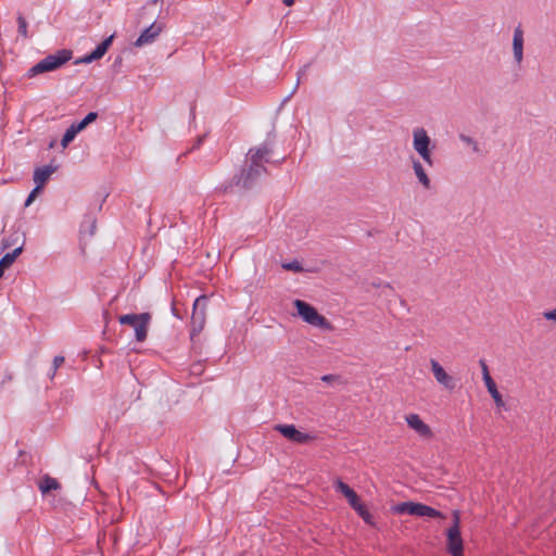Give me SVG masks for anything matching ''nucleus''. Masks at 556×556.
Returning a JSON list of instances; mask_svg holds the SVG:
<instances>
[{
  "mask_svg": "<svg viewBox=\"0 0 556 556\" xmlns=\"http://www.w3.org/2000/svg\"><path fill=\"white\" fill-rule=\"evenodd\" d=\"M17 24H18V34L26 38L28 36L27 34V22L23 15L17 16Z\"/></svg>",
  "mask_w": 556,
  "mask_h": 556,
  "instance_id": "nucleus-27",
  "label": "nucleus"
},
{
  "mask_svg": "<svg viewBox=\"0 0 556 556\" xmlns=\"http://www.w3.org/2000/svg\"><path fill=\"white\" fill-rule=\"evenodd\" d=\"M16 242V239H14L12 236L8 237V238H4L2 240V245H3V249H7L9 247H11L12 244H14Z\"/></svg>",
  "mask_w": 556,
  "mask_h": 556,
  "instance_id": "nucleus-33",
  "label": "nucleus"
},
{
  "mask_svg": "<svg viewBox=\"0 0 556 556\" xmlns=\"http://www.w3.org/2000/svg\"><path fill=\"white\" fill-rule=\"evenodd\" d=\"M392 511L399 515L407 514L418 517L444 518L441 511L415 502H403L392 507Z\"/></svg>",
  "mask_w": 556,
  "mask_h": 556,
  "instance_id": "nucleus-6",
  "label": "nucleus"
},
{
  "mask_svg": "<svg viewBox=\"0 0 556 556\" xmlns=\"http://www.w3.org/2000/svg\"><path fill=\"white\" fill-rule=\"evenodd\" d=\"M374 286H375V287H380V286H381V283H380V282H376V283H374Z\"/></svg>",
  "mask_w": 556,
  "mask_h": 556,
  "instance_id": "nucleus-40",
  "label": "nucleus"
},
{
  "mask_svg": "<svg viewBox=\"0 0 556 556\" xmlns=\"http://www.w3.org/2000/svg\"><path fill=\"white\" fill-rule=\"evenodd\" d=\"M543 316L548 320L556 321V308L545 312Z\"/></svg>",
  "mask_w": 556,
  "mask_h": 556,
  "instance_id": "nucleus-35",
  "label": "nucleus"
},
{
  "mask_svg": "<svg viewBox=\"0 0 556 556\" xmlns=\"http://www.w3.org/2000/svg\"><path fill=\"white\" fill-rule=\"evenodd\" d=\"M63 363H64L63 356L58 355L53 358L52 369H51V374H50L51 379L54 377L56 370L63 365Z\"/></svg>",
  "mask_w": 556,
  "mask_h": 556,
  "instance_id": "nucleus-29",
  "label": "nucleus"
},
{
  "mask_svg": "<svg viewBox=\"0 0 556 556\" xmlns=\"http://www.w3.org/2000/svg\"><path fill=\"white\" fill-rule=\"evenodd\" d=\"M460 140L465 143H467L468 146H472V150L475 152H478L479 151V147H478V143L477 141H475L471 137L469 136H466V135H460Z\"/></svg>",
  "mask_w": 556,
  "mask_h": 556,
  "instance_id": "nucleus-31",
  "label": "nucleus"
},
{
  "mask_svg": "<svg viewBox=\"0 0 556 556\" xmlns=\"http://www.w3.org/2000/svg\"><path fill=\"white\" fill-rule=\"evenodd\" d=\"M354 510L362 517V519L367 523V525H370V526H375V522H374V517L367 510V508L365 507V505L361 504V505H357L356 508H354Z\"/></svg>",
  "mask_w": 556,
  "mask_h": 556,
  "instance_id": "nucleus-23",
  "label": "nucleus"
},
{
  "mask_svg": "<svg viewBox=\"0 0 556 556\" xmlns=\"http://www.w3.org/2000/svg\"><path fill=\"white\" fill-rule=\"evenodd\" d=\"M41 190H42V188L36 185L35 188L28 194V197L25 201V206H29L35 201L37 195L41 192Z\"/></svg>",
  "mask_w": 556,
  "mask_h": 556,
  "instance_id": "nucleus-28",
  "label": "nucleus"
},
{
  "mask_svg": "<svg viewBox=\"0 0 556 556\" xmlns=\"http://www.w3.org/2000/svg\"><path fill=\"white\" fill-rule=\"evenodd\" d=\"M413 169L418 179V181L424 186L425 189L430 188V179L422 166V164L418 160H413Z\"/></svg>",
  "mask_w": 556,
  "mask_h": 556,
  "instance_id": "nucleus-19",
  "label": "nucleus"
},
{
  "mask_svg": "<svg viewBox=\"0 0 556 556\" xmlns=\"http://www.w3.org/2000/svg\"><path fill=\"white\" fill-rule=\"evenodd\" d=\"M275 134L270 131L267 135L266 140L258 147L251 148L248 152V160L253 164H262L270 162V155L273 153V148L275 144Z\"/></svg>",
  "mask_w": 556,
  "mask_h": 556,
  "instance_id": "nucleus-8",
  "label": "nucleus"
},
{
  "mask_svg": "<svg viewBox=\"0 0 556 556\" xmlns=\"http://www.w3.org/2000/svg\"><path fill=\"white\" fill-rule=\"evenodd\" d=\"M406 421L408 426L414 429L419 435L428 437L431 434V430L429 426H427L418 415L410 414L406 416Z\"/></svg>",
  "mask_w": 556,
  "mask_h": 556,
  "instance_id": "nucleus-17",
  "label": "nucleus"
},
{
  "mask_svg": "<svg viewBox=\"0 0 556 556\" xmlns=\"http://www.w3.org/2000/svg\"><path fill=\"white\" fill-rule=\"evenodd\" d=\"M3 274H4V273L0 269V278L3 276Z\"/></svg>",
  "mask_w": 556,
  "mask_h": 556,
  "instance_id": "nucleus-41",
  "label": "nucleus"
},
{
  "mask_svg": "<svg viewBox=\"0 0 556 556\" xmlns=\"http://www.w3.org/2000/svg\"><path fill=\"white\" fill-rule=\"evenodd\" d=\"M345 498L353 509L356 508L357 505L362 504L355 491L351 492Z\"/></svg>",
  "mask_w": 556,
  "mask_h": 556,
  "instance_id": "nucleus-30",
  "label": "nucleus"
},
{
  "mask_svg": "<svg viewBox=\"0 0 556 556\" xmlns=\"http://www.w3.org/2000/svg\"><path fill=\"white\" fill-rule=\"evenodd\" d=\"M479 363L481 366V371L483 374V380H485V371H489L488 365L483 359H481Z\"/></svg>",
  "mask_w": 556,
  "mask_h": 556,
  "instance_id": "nucleus-36",
  "label": "nucleus"
},
{
  "mask_svg": "<svg viewBox=\"0 0 556 556\" xmlns=\"http://www.w3.org/2000/svg\"><path fill=\"white\" fill-rule=\"evenodd\" d=\"M274 430L281 433L286 439L295 443H306L312 440L307 433L299 431L294 425H276Z\"/></svg>",
  "mask_w": 556,
  "mask_h": 556,
  "instance_id": "nucleus-11",
  "label": "nucleus"
},
{
  "mask_svg": "<svg viewBox=\"0 0 556 556\" xmlns=\"http://www.w3.org/2000/svg\"><path fill=\"white\" fill-rule=\"evenodd\" d=\"M460 517L457 510L453 511V526L447 530V548L452 556H462L464 546L459 530Z\"/></svg>",
  "mask_w": 556,
  "mask_h": 556,
  "instance_id": "nucleus-9",
  "label": "nucleus"
},
{
  "mask_svg": "<svg viewBox=\"0 0 556 556\" xmlns=\"http://www.w3.org/2000/svg\"><path fill=\"white\" fill-rule=\"evenodd\" d=\"M282 2H283V4H286L287 7H290V5H292V4L294 3V0H283Z\"/></svg>",
  "mask_w": 556,
  "mask_h": 556,
  "instance_id": "nucleus-39",
  "label": "nucleus"
},
{
  "mask_svg": "<svg viewBox=\"0 0 556 556\" xmlns=\"http://www.w3.org/2000/svg\"><path fill=\"white\" fill-rule=\"evenodd\" d=\"M79 132V130L75 127L74 124H72L63 135V138L61 140V146L63 148H66L76 137V135Z\"/></svg>",
  "mask_w": 556,
  "mask_h": 556,
  "instance_id": "nucleus-22",
  "label": "nucleus"
},
{
  "mask_svg": "<svg viewBox=\"0 0 556 556\" xmlns=\"http://www.w3.org/2000/svg\"><path fill=\"white\" fill-rule=\"evenodd\" d=\"M462 556H464V555L462 554Z\"/></svg>",
  "mask_w": 556,
  "mask_h": 556,
  "instance_id": "nucleus-42",
  "label": "nucleus"
},
{
  "mask_svg": "<svg viewBox=\"0 0 556 556\" xmlns=\"http://www.w3.org/2000/svg\"><path fill=\"white\" fill-rule=\"evenodd\" d=\"M72 59L71 50H59L55 54H49L28 71V76L34 77L38 74L54 71Z\"/></svg>",
  "mask_w": 556,
  "mask_h": 556,
  "instance_id": "nucleus-3",
  "label": "nucleus"
},
{
  "mask_svg": "<svg viewBox=\"0 0 556 556\" xmlns=\"http://www.w3.org/2000/svg\"><path fill=\"white\" fill-rule=\"evenodd\" d=\"M122 325H128L134 328L136 340L143 342L147 339L148 328L151 321L150 313L126 314L118 318Z\"/></svg>",
  "mask_w": 556,
  "mask_h": 556,
  "instance_id": "nucleus-5",
  "label": "nucleus"
},
{
  "mask_svg": "<svg viewBox=\"0 0 556 556\" xmlns=\"http://www.w3.org/2000/svg\"><path fill=\"white\" fill-rule=\"evenodd\" d=\"M113 38H114V35H111L108 38H105L100 45H98L96 47V49L91 53L85 55L84 58L77 59L75 61V64H81V63L87 64V63H91L93 61L100 60L106 53L109 48L111 47Z\"/></svg>",
  "mask_w": 556,
  "mask_h": 556,
  "instance_id": "nucleus-12",
  "label": "nucleus"
},
{
  "mask_svg": "<svg viewBox=\"0 0 556 556\" xmlns=\"http://www.w3.org/2000/svg\"><path fill=\"white\" fill-rule=\"evenodd\" d=\"M523 43H525L523 29H522L521 25H518L514 29V35H513V55H514L515 63L518 65H520L523 61Z\"/></svg>",
  "mask_w": 556,
  "mask_h": 556,
  "instance_id": "nucleus-14",
  "label": "nucleus"
},
{
  "mask_svg": "<svg viewBox=\"0 0 556 556\" xmlns=\"http://www.w3.org/2000/svg\"><path fill=\"white\" fill-rule=\"evenodd\" d=\"M56 166H53L51 164L42 167H37L34 172V182L37 186L43 188V186L49 180L50 176L56 170Z\"/></svg>",
  "mask_w": 556,
  "mask_h": 556,
  "instance_id": "nucleus-16",
  "label": "nucleus"
},
{
  "mask_svg": "<svg viewBox=\"0 0 556 556\" xmlns=\"http://www.w3.org/2000/svg\"><path fill=\"white\" fill-rule=\"evenodd\" d=\"M309 64H305L299 72H298V80L295 88L296 89L300 85L301 77L305 74L306 70L308 68Z\"/></svg>",
  "mask_w": 556,
  "mask_h": 556,
  "instance_id": "nucleus-34",
  "label": "nucleus"
},
{
  "mask_svg": "<svg viewBox=\"0 0 556 556\" xmlns=\"http://www.w3.org/2000/svg\"><path fill=\"white\" fill-rule=\"evenodd\" d=\"M98 118V113L97 112H90L88 113L84 119H81L79 123H76L74 124L75 127L79 130V132L81 130H84L89 124H91L92 122H94L96 119Z\"/></svg>",
  "mask_w": 556,
  "mask_h": 556,
  "instance_id": "nucleus-24",
  "label": "nucleus"
},
{
  "mask_svg": "<svg viewBox=\"0 0 556 556\" xmlns=\"http://www.w3.org/2000/svg\"><path fill=\"white\" fill-rule=\"evenodd\" d=\"M320 379L321 381L327 382L329 384H334L341 381V377L337 375H325Z\"/></svg>",
  "mask_w": 556,
  "mask_h": 556,
  "instance_id": "nucleus-32",
  "label": "nucleus"
},
{
  "mask_svg": "<svg viewBox=\"0 0 556 556\" xmlns=\"http://www.w3.org/2000/svg\"><path fill=\"white\" fill-rule=\"evenodd\" d=\"M206 296H199L193 303V311L191 321L193 327H198L199 330L203 328L205 321V308H206Z\"/></svg>",
  "mask_w": 556,
  "mask_h": 556,
  "instance_id": "nucleus-13",
  "label": "nucleus"
},
{
  "mask_svg": "<svg viewBox=\"0 0 556 556\" xmlns=\"http://www.w3.org/2000/svg\"><path fill=\"white\" fill-rule=\"evenodd\" d=\"M336 491L340 492L344 497H346L351 492L354 490L351 489L346 483H344L342 480L337 479L334 482Z\"/></svg>",
  "mask_w": 556,
  "mask_h": 556,
  "instance_id": "nucleus-25",
  "label": "nucleus"
},
{
  "mask_svg": "<svg viewBox=\"0 0 556 556\" xmlns=\"http://www.w3.org/2000/svg\"><path fill=\"white\" fill-rule=\"evenodd\" d=\"M296 307L298 315L307 324L319 327L320 329H330L331 325L326 317L320 315L317 309L302 300H295L293 302Z\"/></svg>",
  "mask_w": 556,
  "mask_h": 556,
  "instance_id": "nucleus-4",
  "label": "nucleus"
},
{
  "mask_svg": "<svg viewBox=\"0 0 556 556\" xmlns=\"http://www.w3.org/2000/svg\"><path fill=\"white\" fill-rule=\"evenodd\" d=\"M162 24L152 23L149 27H147L140 36L135 41L136 47H143L146 45L152 43L156 37L162 31Z\"/></svg>",
  "mask_w": 556,
  "mask_h": 556,
  "instance_id": "nucleus-15",
  "label": "nucleus"
},
{
  "mask_svg": "<svg viewBox=\"0 0 556 556\" xmlns=\"http://www.w3.org/2000/svg\"><path fill=\"white\" fill-rule=\"evenodd\" d=\"M484 383H485V387H486L489 393L493 397L496 406H498V407L504 406V401L502 399V395L497 391L496 384H495L494 380L492 379V377L490 376L489 371H485Z\"/></svg>",
  "mask_w": 556,
  "mask_h": 556,
  "instance_id": "nucleus-18",
  "label": "nucleus"
},
{
  "mask_svg": "<svg viewBox=\"0 0 556 556\" xmlns=\"http://www.w3.org/2000/svg\"><path fill=\"white\" fill-rule=\"evenodd\" d=\"M23 252V245L17 247L12 252L4 254L0 260V269L4 273L7 268H9L15 260Z\"/></svg>",
  "mask_w": 556,
  "mask_h": 556,
  "instance_id": "nucleus-20",
  "label": "nucleus"
},
{
  "mask_svg": "<svg viewBox=\"0 0 556 556\" xmlns=\"http://www.w3.org/2000/svg\"><path fill=\"white\" fill-rule=\"evenodd\" d=\"M431 139L422 127H417L413 130V147L420 157L429 165H433L431 152Z\"/></svg>",
  "mask_w": 556,
  "mask_h": 556,
  "instance_id": "nucleus-7",
  "label": "nucleus"
},
{
  "mask_svg": "<svg viewBox=\"0 0 556 556\" xmlns=\"http://www.w3.org/2000/svg\"><path fill=\"white\" fill-rule=\"evenodd\" d=\"M264 173H266V168L264 165L253 164L252 162H250V164L247 167H243L239 174L232 177L229 184L224 185L222 187V190L224 192H228L233 186L240 187L242 189H250L255 185L257 179Z\"/></svg>",
  "mask_w": 556,
  "mask_h": 556,
  "instance_id": "nucleus-1",
  "label": "nucleus"
},
{
  "mask_svg": "<svg viewBox=\"0 0 556 556\" xmlns=\"http://www.w3.org/2000/svg\"><path fill=\"white\" fill-rule=\"evenodd\" d=\"M282 268L286 270L294 271V273H301L304 270L301 263L298 261L283 263Z\"/></svg>",
  "mask_w": 556,
  "mask_h": 556,
  "instance_id": "nucleus-26",
  "label": "nucleus"
},
{
  "mask_svg": "<svg viewBox=\"0 0 556 556\" xmlns=\"http://www.w3.org/2000/svg\"><path fill=\"white\" fill-rule=\"evenodd\" d=\"M38 488L42 494H47L52 490L60 489L61 484L58 482L56 479L47 475L39 481Z\"/></svg>",
  "mask_w": 556,
  "mask_h": 556,
  "instance_id": "nucleus-21",
  "label": "nucleus"
},
{
  "mask_svg": "<svg viewBox=\"0 0 556 556\" xmlns=\"http://www.w3.org/2000/svg\"><path fill=\"white\" fill-rule=\"evenodd\" d=\"M432 374L441 386H443L446 390H454L456 388L457 381L454 377L450 376L444 368L439 364L438 361L431 358L430 359Z\"/></svg>",
  "mask_w": 556,
  "mask_h": 556,
  "instance_id": "nucleus-10",
  "label": "nucleus"
},
{
  "mask_svg": "<svg viewBox=\"0 0 556 556\" xmlns=\"http://www.w3.org/2000/svg\"><path fill=\"white\" fill-rule=\"evenodd\" d=\"M203 139H204V136L199 137L198 140H197V143L193 146L192 149L200 147V144L202 143Z\"/></svg>",
  "mask_w": 556,
  "mask_h": 556,
  "instance_id": "nucleus-38",
  "label": "nucleus"
},
{
  "mask_svg": "<svg viewBox=\"0 0 556 556\" xmlns=\"http://www.w3.org/2000/svg\"><path fill=\"white\" fill-rule=\"evenodd\" d=\"M72 59L71 50H59L55 54H49L28 71V76L34 77L38 74L54 71Z\"/></svg>",
  "mask_w": 556,
  "mask_h": 556,
  "instance_id": "nucleus-2",
  "label": "nucleus"
},
{
  "mask_svg": "<svg viewBox=\"0 0 556 556\" xmlns=\"http://www.w3.org/2000/svg\"><path fill=\"white\" fill-rule=\"evenodd\" d=\"M94 232H96V220H94V219H92V220H91V224H90V228H89V235H90V236H93V235H94Z\"/></svg>",
  "mask_w": 556,
  "mask_h": 556,
  "instance_id": "nucleus-37",
  "label": "nucleus"
}]
</instances>
